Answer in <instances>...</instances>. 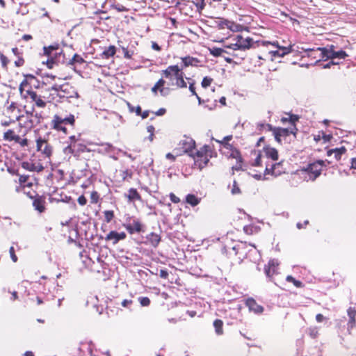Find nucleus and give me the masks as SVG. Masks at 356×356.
<instances>
[{
  "instance_id": "nucleus-1",
  "label": "nucleus",
  "mask_w": 356,
  "mask_h": 356,
  "mask_svg": "<svg viewBox=\"0 0 356 356\" xmlns=\"http://www.w3.org/2000/svg\"><path fill=\"white\" fill-rule=\"evenodd\" d=\"M183 67L178 65H170L165 70L161 71L163 77L168 80L166 82L163 79H160L152 88V92L157 94L159 91L161 96H167L170 94V86L178 88H186L187 85L184 79V74Z\"/></svg>"
},
{
  "instance_id": "nucleus-2",
  "label": "nucleus",
  "mask_w": 356,
  "mask_h": 356,
  "mask_svg": "<svg viewBox=\"0 0 356 356\" xmlns=\"http://www.w3.org/2000/svg\"><path fill=\"white\" fill-rule=\"evenodd\" d=\"M298 120L296 115H291L289 118H282V122H289L290 126L288 128L273 127L272 132L276 141L280 143L282 138H285L290 134H296V128L295 122Z\"/></svg>"
},
{
  "instance_id": "nucleus-3",
  "label": "nucleus",
  "mask_w": 356,
  "mask_h": 356,
  "mask_svg": "<svg viewBox=\"0 0 356 356\" xmlns=\"http://www.w3.org/2000/svg\"><path fill=\"white\" fill-rule=\"evenodd\" d=\"M49 91H54L53 95H56L60 99L79 98V95L75 88L68 83L63 85L55 84L49 88Z\"/></svg>"
},
{
  "instance_id": "nucleus-4",
  "label": "nucleus",
  "mask_w": 356,
  "mask_h": 356,
  "mask_svg": "<svg viewBox=\"0 0 356 356\" xmlns=\"http://www.w3.org/2000/svg\"><path fill=\"white\" fill-rule=\"evenodd\" d=\"M316 51L320 52L321 57L323 58L345 59L348 56L345 51H335L334 45L327 46L326 47H318L316 49Z\"/></svg>"
},
{
  "instance_id": "nucleus-5",
  "label": "nucleus",
  "mask_w": 356,
  "mask_h": 356,
  "mask_svg": "<svg viewBox=\"0 0 356 356\" xmlns=\"http://www.w3.org/2000/svg\"><path fill=\"white\" fill-rule=\"evenodd\" d=\"M283 172H284V169L282 167V162L280 161L272 164L267 163L264 170V174H256L254 177L257 179H261L264 178L267 175H271L277 177Z\"/></svg>"
},
{
  "instance_id": "nucleus-6",
  "label": "nucleus",
  "mask_w": 356,
  "mask_h": 356,
  "mask_svg": "<svg viewBox=\"0 0 356 356\" xmlns=\"http://www.w3.org/2000/svg\"><path fill=\"white\" fill-rule=\"evenodd\" d=\"M74 122V117L70 115L67 117L62 118L58 115H55L51 120V126L54 129L58 131H66L65 124H73Z\"/></svg>"
},
{
  "instance_id": "nucleus-7",
  "label": "nucleus",
  "mask_w": 356,
  "mask_h": 356,
  "mask_svg": "<svg viewBox=\"0 0 356 356\" xmlns=\"http://www.w3.org/2000/svg\"><path fill=\"white\" fill-rule=\"evenodd\" d=\"M327 164H330L331 162L326 161ZM325 161L323 160H318L312 163H310L307 170L310 174V179L313 181L315 180L320 175L323 166H325Z\"/></svg>"
},
{
  "instance_id": "nucleus-8",
  "label": "nucleus",
  "mask_w": 356,
  "mask_h": 356,
  "mask_svg": "<svg viewBox=\"0 0 356 356\" xmlns=\"http://www.w3.org/2000/svg\"><path fill=\"white\" fill-rule=\"evenodd\" d=\"M26 94L28 95V97L31 99L32 102H35V105L38 108H44L47 105L46 102H51V100L49 97L38 95L35 91L32 90H26Z\"/></svg>"
},
{
  "instance_id": "nucleus-9",
  "label": "nucleus",
  "mask_w": 356,
  "mask_h": 356,
  "mask_svg": "<svg viewBox=\"0 0 356 356\" xmlns=\"http://www.w3.org/2000/svg\"><path fill=\"white\" fill-rule=\"evenodd\" d=\"M179 145L184 153H186L192 157L195 156L197 150L195 149V143L192 138H186L181 140Z\"/></svg>"
},
{
  "instance_id": "nucleus-10",
  "label": "nucleus",
  "mask_w": 356,
  "mask_h": 356,
  "mask_svg": "<svg viewBox=\"0 0 356 356\" xmlns=\"http://www.w3.org/2000/svg\"><path fill=\"white\" fill-rule=\"evenodd\" d=\"M36 147L37 150L40 152L45 156L49 157L51 155L52 148L46 140L42 138H38L36 140Z\"/></svg>"
},
{
  "instance_id": "nucleus-11",
  "label": "nucleus",
  "mask_w": 356,
  "mask_h": 356,
  "mask_svg": "<svg viewBox=\"0 0 356 356\" xmlns=\"http://www.w3.org/2000/svg\"><path fill=\"white\" fill-rule=\"evenodd\" d=\"M262 44L264 45L271 44L272 46L275 47L277 49H280V58H282L284 56L293 51V45L291 44L289 47H281L277 41L270 42L265 40L262 42Z\"/></svg>"
},
{
  "instance_id": "nucleus-12",
  "label": "nucleus",
  "mask_w": 356,
  "mask_h": 356,
  "mask_svg": "<svg viewBox=\"0 0 356 356\" xmlns=\"http://www.w3.org/2000/svg\"><path fill=\"white\" fill-rule=\"evenodd\" d=\"M35 79V76L31 74L26 76V79H24L19 85V90L21 94V96L23 98H28V95L26 94V88L28 85L31 84L33 81ZM29 89H27L28 90Z\"/></svg>"
},
{
  "instance_id": "nucleus-13",
  "label": "nucleus",
  "mask_w": 356,
  "mask_h": 356,
  "mask_svg": "<svg viewBox=\"0 0 356 356\" xmlns=\"http://www.w3.org/2000/svg\"><path fill=\"white\" fill-rule=\"evenodd\" d=\"M236 41L238 43V47H239L240 50H245L250 48L252 39L249 37L244 38L241 35H237L236 38Z\"/></svg>"
},
{
  "instance_id": "nucleus-14",
  "label": "nucleus",
  "mask_w": 356,
  "mask_h": 356,
  "mask_svg": "<svg viewBox=\"0 0 356 356\" xmlns=\"http://www.w3.org/2000/svg\"><path fill=\"white\" fill-rule=\"evenodd\" d=\"M279 263L276 259H271L269 261L268 264L265 266L264 271L268 277H271L274 274L277 273V267Z\"/></svg>"
},
{
  "instance_id": "nucleus-15",
  "label": "nucleus",
  "mask_w": 356,
  "mask_h": 356,
  "mask_svg": "<svg viewBox=\"0 0 356 356\" xmlns=\"http://www.w3.org/2000/svg\"><path fill=\"white\" fill-rule=\"evenodd\" d=\"M127 235L124 232H117L115 231L110 232L106 236V241H113V244H116L119 241L124 240Z\"/></svg>"
},
{
  "instance_id": "nucleus-16",
  "label": "nucleus",
  "mask_w": 356,
  "mask_h": 356,
  "mask_svg": "<svg viewBox=\"0 0 356 356\" xmlns=\"http://www.w3.org/2000/svg\"><path fill=\"white\" fill-rule=\"evenodd\" d=\"M193 158L195 159V164L198 165L200 169L205 167L209 162L207 157L204 156L202 153L199 151L195 152V156Z\"/></svg>"
},
{
  "instance_id": "nucleus-17",
  "label": "nucleus",
  "mask_w": 356,
  "mask_h": 356,
  "mask_svg": "<svg viewBox=\"0 0 356 356\" xmlns=\"http://www.w3.org/2000/svg\"><path fill=\"white\" fill-rule=\"evenodd\" d=\"M246 305L249 309L255 314H261L264 312V307L258 305L252 298H248L246 301Z\"/></svg>"
},
{
  "instance_id": "nucleus-18",
  "label": "nucleus",
  "mask_w": 356,
  "mask_h": 356,
  "mask_svg": "<svg viewBox=\"0 0 356 356\" xmlns=\"http://www.w3.org/2000/svg\"><path fill=\"white\" fill-rule=\"evenodd\" d=\"M264 156L267 159H270L273 161L278 160V152L275 148L271 147H266L264 148Z\"/></svg>"
},
{
  "instance_id": "nucleus-19",
  "label": "nucleus",
  "mask_w": 356,
  "mask_h": 356,
  "mask_svg": "<svg viewBox=\"0 0 356 356\" xmlns=\"http://www.w3.org/2000/svg\"><path fill=\"white\" fill-rule=\"evenodd\" d=\"M126 229L130 234L140 232L142 230V225L140 221L134 220L132 222L126 225Z\"/></svg>"
},
{
  "instance_id": "nucleus-20",
  "label": "nucleus",
  "mask_w": 356,
  "mask_h": 356,
  "mask_svg": "<svg viewBox=\"0 0 356 356\" xmlns=\"http://www.w3.org/2000/svg\"><path fill=\"white\" fill-rule=\"evenodd\" d=\"M348 316L349 317V321L348 323V330L350 331L355 326V316H356V309L352 307H350L348 311Z\"/></svg>"
},
{
  "instance_id": "nucleus-21",
  "label": "nucleus",
  "mask_w": 356,
  "mask_h": 356,
  "mask_svg": "<svg viewBox=\"0 0 356 356\" xmlns=\"http://www.w3.org/2000/svg\"><path fill=\"white\" fill-rule=\"evenodd\" d=\"M346 151V149L344 147H341L340 148L332 149L327 151V156H332L334 155V159L337 161L341 159L342 154H343Z\"/></svg>"
},
{
  "instance_id": "nucleus-22",
  "label": "nucleus",
  "mask_w": 356,
  "mask_h": 356,
  "mask_svg": "<svg viewBox=\"0 0 356 356\" xmlns=\"http://www.w3.org/2000/svg\"><path fill=\"white\" fill-rule=\"evenodd\" d=\"M181 60L184 65V67H186L188 66H197L199 63V60L196 58L186 56L181 58Z\"/></svg>"
},
{
  "instance_id": "nucleus-23",
  "label": "nucleus",
  "mask_w": 356,
  "mask_h": 356,
  "mask_svg": "<svg viewBox=\"0 0 356 356\" xmlns=\"http://www.w3.org/2000/svg\"><path fill=\"white\" fill-rule=\"evenodd\" d=\"M44 204L45 201L43 198L38 197L34 200L33 202V206L34 207L35 210H37L40 213H42L45 209Z\"/></svg>"
},
{
  "instance_id": "nucleus-24",
  "label": "nucleus",
  "mask_w": 356,
  "mask_h": 356,
  "mask_svg": "<svg viewBox=\"0 0 356 356\" xmlns=\"http://www.w3.org/2000/svg\"><path fill=\"white\" fill-rule=\"evenodd\" d=\"M125 197L128 199L129 202L140 200L141 199L140 194L135 188H130L128 191V194L125 195Z\"/></svg>"
},
{
  "instance_id": "nucleus-25",
  "label": "nucleus",
  "mask_w": 356,
  "mask_h": 356,
  "mask_svg": "<svg viewBox=\"0 0 356 356\" xmlns=\"http://www.w3.org/2000/svg\"><path fill=\"white\" fill-rule=\"evenodd\" d=\"M186 202L192 207H195L200 202V198L193 194H188L186 197Z\"/></svg>"
},
{
  "instance_id": "nucleus-26",
  "label": "nucleus",
  "mask_w": 356,
  "mask_h": 356,
  "mask_svg": "<svg viewBox=\"0 0 356 356\" xmlns=\"http://www.w3.org/2000/svg\"><path fill=\"white\" fill-rule=\"evenodd\" d=\"M3 138L6 140H9V141L13 140L15 142V140H19V136L16 135L13 130L8 129L6 132L4 133Z\"/></svg>"
},
{
  "instance_id": "nucleus-27",
  "label": "nucleus",
  "mask_w": 356,
  "mask_h": 356,
  "mask_svg": "<svg viewBox=\"0 0 356 356\" xmlns=\"http://www.w3.org/2000/svg\"><path fill=\"white\" fill-rule=\"evenodd\" d=\"M147 239L149 240L150 243L154 247L157 246L161 241V238H160L159 235H158L157 234H155V233H151L147 236Z\"/></svg>"
},
{
  "instance_id": "nucleus-28",
  "label": "nucleus",
  "mask_w": 356,
  "mask_h": 356,
  "mask_svg": "<svg viewBox=\"0 0 356 356\" xmlns=\"http://www.w3.org/2000/svg\"><path fill=\"white\" fill-rule=\"evenodd\" d=\"M115 51V47L111 45L102 52V56L104 58H108L109 57L114 56Z\"/></svg>"
},
{
  "instance_id": "nucleus-29",
  "label": "nucleus",
  "mask_w": 356,
  "mask_h": 356,
  "mask_svg": "<svg viewBox=\"0 0 356 356\" xmlns=\"http://www.w3.org/2000/svg\"><path fill=\"white\" fill-rule=\"evenodd\" d=\"M222 325H223L222 321L221 320H219V319H216L213 322V326L215 327L216 332L218 335H220V334H222L223 333Z\"/></svg>"
},
{
  "instance_id": "nucleus-30",
  "label": "nucleus",
  "mask_w": 356,
  "mask_h": 356,
  "mask_svg": "<svg viewBox=\"0 0 356 356\" xmlns=\"http://www.w3.org/2000/svg\"><path fill=\"white\" fill-rule=\"evenodd\" d=\"M17 109L16 104L13 102L11 103L6 108V113L8 116L9 118H13V115H17L14 114L15 110Z\"/></svg>"
},
{
  "instance_id": "nucleus-31",
  "label": "nucleus",
  "mask_w": 356,
  "mask_h": 356,
  "mask_svg": "<svg viewBox=\"0 0 356 356\" xmlns=\"http://www.w3.org/2000/svg\"><path fill=\"white\" fill-rule=\"evenodd\" d=\"M210 54L216 57L223 56V53H225V50L221 48L213 47L209 49Z\"/></svg>"
},
{
  "instance_id": "nucleus-32",
  "label": "nucleus",
  "mask_w": 356,
  "mask_h": 356,
  "mask_svg": "<svg viewBox=\"0 0 356 356\" xmlns=\"http://www.w3.org/2000/svg\"><path fill=\"white\" fill-rule=\"evenodd\" d=\"M84 63L83 58L79 54H75L72 59L70 60L69 64L70 65H74V64H82Z\"/></svg>"
},
{
  "instance_id": "nucleus-33",
  "label": "nucleus",
  "mask_w": 356,
  "mask_h": 356,
  "mask_svg": "<svg viewBox=\"0 0 356 356\" xmlns=\"http://www.w3.org/2000/svg\"><path fill=\"white\" fill-rule=\"evenodd\" d=\"M256 157L254 161L252 162V165L253 166H259L261 163V159L264 157L259 152H257L256 151H254L252 152Z\"/></svg>"
},
{
  "instance_id": "nucleus-34",
  "label": "nucleus",
  "mask_w": 356,
  "mask_h": 356,
  "mask_svg": "<svg viewBox=\"0 0 356 356\" xmlns=\"http://www.w3.org/2000/svg\"><path fill=\"white\" fill-rule=\"evenodd\" d=\"M19 120V115H13V118H10L9 120H2L1 122V124L2 126L3 127H8L9 126L11 123H13L15 122L16 120Z\"/></svg>"
},
{
  "instance_id": "nucleus-35",
  "label": "nucleus",
  "mask_w": 356,
  "mask_h": 356,
  "mask_svg": "<svg viewBox=\"0 0 356 356\" xmlns=\"http://www.w3.org/2000/svg\"><path fill=\"white\" fill-rule=\"evenodd\" d=\"M58 49V45H51L48 47H44V54L47 55L48 56H51V52L54 50H57Z\"/></svg>"
},
{
  "instance_id": "nucleus-36",
  "label": "nucleus",
  "mask_w": 356,
  "mask_h": 356,
  "mask_svg": "<svg viewBox=\"0 0 356 356\" xmlns=\"http://www.w3.org/2000/svg\"><path fill=\"white\" fill-rule=\"evenodd\" d=\"M235 154H236V156H234V157H238L237 163L234 166L232 167V170L238 171V170H240L242 169L241 158L239 156V153L238 152H236Z\"/></svg>"
},
{
  "instance_id": "nucleus-37",
  "label": "nucleus",
  "mask_w": 356,
  "mask_h": 356,
  "mask_svg": "<svg viewBox=\"0 0 356 356\" xmlns=\"http://www.w3.org/2000/svg\"><path fill=\"white\" fill-rule=\"evenodd\" d=\"M76 147L74 144L70 143V144L64 149V152L65 154H72L75 151Z\"/></svg>"
},
{
  "instance_id": "nucleus-38",
  "label": "nucleus",
  "mask_w": 356,
  "mask_h": 356,
  "mask_svg": "<svg viewBox=\"0 0 356 356\" xmlns=\"http://www.w3.org/2000/svg\"><path fill=\"white\" fill-rule=\"evenodd\" d=\"M213 81V79L209 76H205L203 78L202 81V86L204 88H208Z\"/></svg>"
},
{
  "instance_id": "nucleus-39",
  "label": "nucleus",
  "mask_w": 356,
  "mask_h": 356,
  "mask_svg": "<svg viewBox=\"0 0 356 356\" xmlns=\"http://www.w3.org/2000/svg\"><path fill=\"white\" fill-rule=\"evenodd\" d=\"M257 128L259 130L265 129V130H267V131H272L273 127L270 124L258 123L257 124Z\"/></svg>"
},
{
  "instance_id": "nucleus-40",
  "label": "nucleus",
  "mask_w": 356,
  "mask_h": 356,
  "mask_svg": "<svg viewBox=\"0 0 356 356\" xmlns=\"http://www.w3.org/2000/svg\"><path fill=\"white\" fill-rule=\"evenodd\" d=\"M138 301L143 307H147L150 304V300L147 297H139Z\"/></svg>"
},
{
  "instance_id": "nucleus-41",
  "label": "nucleus",
  "mask_w": 356,
  "mask_h": 356,
  "mask_svg": "<svg viewBox=\"0 0 356 356\" xmlns=\"http://www.w3.org/2000/svg\"><path fill=\"white\" fill-rule=\"evenodd\" d=\"M104 213L105 220L107 222H110L111 221V220L113 219V218L114 217L113 211H105L104 212Z\"/></svg>"
},
{
  "instance_id": "nucleus-42",
  "label": "nucleus",
  "mask_w": 356,
  "mask_h": 356,
  "mask_svg": "<svg viewBox=\"0 0 356 356\" xmlns=\"http://www.w3.org/2000/svg\"><path fill=\"white\" fill-rule=\"evenodd\" d=\"M102 151H105L108 153H111L114 151L115 148L111 145V144L106 143L104 145H102Z\"/></svg>"
},
{
  "instance_id": "nucleus-43",
  "label": "nucleus",
  "mask_w": 356,
  "mask_h": 356,
  "mask_svg": "<svg viewBox=\"0 0 356 356\" xmlns=\"http://www.w3.org/2000/svg\"><path fill=\"white\" fill-rule=\"evenodd\" d=\"M122 52L124 54V58H126L127 59L131 58L132 56L134 55L133 51H129L125 47H122Z\"/></svg>"
},
{
  "instance_id": "nucleus-44",
  "label": "nucleus",
  "mask_w": 356,
  "mask_h": 356,
  "mask_svg": "<svg viewBox=\"0 0 356 356\" xmlns=\"http://www.w3.org/2000/svg\"><path fill=\"white\" fill-rule=\"evenodd\" d=\"M128 106L129 108V111L131 112H135L137 115H140L141 108L140 106H137L136 107L132 106L130 104H128Z\"/></svg>"
},
{
  "instance_id": "nucleus-45",
  "label": "nucleus",
  "mask_w": 356,
  "mask_h": 356,
  "mask_svg": "<svg viewBox=\"0 0 356 356\" xmlns=\"http://www.w3.org/2000/svg\"><path fill=\"white\" fill-rule=\"evenodd\" d=\"M233 195H236V194H239L241 193L240 191V188H238V186H237V184H236V181H234V183H233V186H232V191H231Z\"/></svg>"
},
{
  "instance_id": "nucleus-46",
  "label": "nucleus",
  "mask_w": 356,
  "mask_h": 356,
  "mask_svg": "<svg viewBox=\"0 0 356 356\" xmlns=\"http://www.w3.org/2000/svg\"><path fill=\"white\" fill-rule=\"evenodd\" d=\"M15 143H19L22 147H25L28 145V140L26 138L22 139L19 136V140H15Z\"/></svg>"
},
{
  "instance_id": "nucleus-47",
  "label": "nucleus",
  "mask_w": 356,
  "mask_h": 356,
  "mask_svg": "<svg viewBox=\"0 0 356 356\" xmlns=\"http://www.w3.org/2000/svg\"><path fill=\"white\" fill-rule=\"evenodd\" d=\"M133 301L131 300H124L121 302V305L123 307L129 308L132 305Z\"/></svg>"
},
{
  "instance_id": "nucleus-48",
  "label": "nucleus",
  "mask_w": 356,
  "mask_h": 356,
  "mask_svg": "<svg viewBox=\"0 0 356 356\" xmlns=\"http://www.w3.org/2000/svg\"><path fill=\"white\" fill-rule=\"evenodd\" d=\"M232 24H233V23H232V22H229V21H228V20H225H225L221 21V22H220V25L222 27L226 26L227 28L230 29H232V28H231V25H232Z\"/></svg>"
},
{
  "instance_id": "nucleus-49",
  "label": "nucleus",
  "mask_w": 356,
  "mask_h": 356,
  "mask_svg": "<svg viewBox=\"0 0 356 356\" xmlns=\"http://www.w3.org/2000/svg\"><path fill=\"white\" fill-rule=\"evenodd\" d=\"M9 252H10V257H11L12 260L13 261V262H16L17 261V256L15 254V251H14V248L13 247H10V248Z\"/></svg>"
},
{
  "instance_id": "nucleus-50",
  "label": "nucleus",
  "mask_w": 356,
  "mask_h": 356,
  "mask_svg": "<svg viewBox=\"0 0 356 356\" xmlns=\"http://www.w3.org/2000/svg\"><path fill=\"white\" fill-rule=\"evenodd\" d=\"M189 90L191 92L192 95H195L197 97V98L198 99V100L200 102V97L197 95V94L195 92V86H194L193 83H191L189 85Z\"/></svg>"
},
{
  "instance_id": "nucleus-51",
  "label": "nucleus",
  "mask_w": 356,
  "mask_h": 356,
  "mask_svg": "<svg viewBox=\"0 0 356 356\" xmlns=\"http://www.w3.org/2000/svg\"><path fill=\"white\" fill-rule=\"evenodd\" d=\"M170 199L173 203H179L180 202V199L177 197L174 193H170Z\"/></svg>"
},
{
  "instance_id": "nucleus-52",
  "label": "nucleus",
  "mask_w": 356,
  "mask_h": 356,
  "mask_svg": "<svg viewBox=\"0 0 356 356\" xmlns=\"http://www.w3.org/2000/svg\"><path fill=\"white\" fill-rule=\"evenodd\" d=\"M114 8L117 10L118 12H125L127 11V8H126L124 6L120 4H117L114 6Z\"/></svg>"
},
{
  "instance_id": "nucleus-53",
  "label": "nucleus",
  "mask_w": 356,
  "mask_h": 356,
  "mask_svg": "<svg viewBox=\"0 0 356 356\" xmlns=\"http://www.w3.org/2000/svg\"><path fill=\"white\" fill-rule=\"evenodd\" d=\"M78 203L81 205V206H83L86 204L87 202V200L86 198L83 196V195H81L78 197Z\"/></svg>"
},
{
  "instance_id": "nucleus-54",
  "label": "nucleus",
  "mask_w": 356,
  "mask_h": 356,
  "mask_svg": "<svg viewBox=\"0 0 356 356\" xmlns=\"http://www.w3.org/2000/svg\"><path fill=\"white\" fill-rule=\"evenodd\" d=\"M268 54L271 55V56H272L271 60H273V57H276V56L279 57L280 49H278L277 50H270L268 52Z\"/></svg>"
},
{
  "instance_id": "nucleus-55",
  "label": "nucleus",
  "mask_w": 356,
  "mask_h": 356,
  "mask_svg": "<svg viewBox=\"0 0 356 356\" xmlns=\"http://www.w3.org/2000/svg\"><path fill=\"white\" fill-rule=\"evenodd\" d=\"M166 112V110L165 108H160L156 112H155V115L158 116L163 115Z\"/></svg>"
},
{
  "instance_id": "nucleus-56",
  "label": "nucleus",
  "mask_w": 356,
  "mask_h": 356,
  "mask_svg": "<svg viewBox=\"0 0 356 356\" xmlns=\"http://www.w3.org/2000/svg\"><path fill=\"white\" fill-rule=\"evenodd\" d=\"M160 277L162 278H167L168 273L165 270H161L159 272Z\"/></svg>"
},
{
  "instance_id": "nucleus-57",
  "label": "nucleus",
  "mask_w": 356,
  "mask_h": 356,
  "mask_svg": "<svg viewBox=\"0 0 356 356\" xmlns=\"http://www.w3.org/2000/svg\"><path fill=\"white\" fill-rule=\"evenodd\" d=\"M97 198H98L97 193V192L92 193V194H91L92 202H97Z\"/></svg>"
},
{
  "instance_id": "nucleus-58",
  "label": "nucleus",
  "mask_w": 356,
  "mask_h": 356,
  "mask_svg": "<svg viewBox=\"0 0 356 356\" xmlns=\"http://www.w3.org/2000/svg\"><path fill=\"white\" fill-rule=\"evenodd\" d=\"M228 48L232 49L233 50H237L239 49V47H238V43L236 41L235 43L231 44L230 45L227 46Z\"/></svg>"
},
{
  "instance_id": "nucleus-59",
  "label": "nucleus",
  "mask_w": 356,
  "mask_h": 356,
  "mask_svg": "<svg viewBox=\"0 0 356 356\" xmlns=\"http://www.w3.org/2000/svg\"><path fill=\"white\" fill-rule=\"evenodd\" d=\"M152 48L153 49L156 50V51H160V49H161V47L155 42H152Z\"/></svg>"
},
{
  "instance_id": "nucleus-60",
  "label": "nucleus",
  "mask_w": 356,
  "mask_h": 356,
  "mask_svg": "<svg viewBox=\"0 0 356 356\" xmlns=\"http://www.w3.org/2000/svg\"><path fill=\"white\" fill-rule=\"evenodd\" d=\"M149 111H145L143 113L140 112V116L143 119H145L149 116Z\"/></svg>"
},
{
  "instance_id": "nucleus-61",
  "label": "nucleus",
  "mask_w": 356,
  "mask_h": 356,
  "mask_svg": "<svg viewBox=\"0 0 356 356\" xmlns=\"http://www.w3.org/2000/svg\"><path fill=\"white\" fill-rule=\"evenodd\" d=\"M323 319H324V316L321 314H317L316 316V320L318 323L322 322L323 321Z\"/></svg>"
},
{
  "instance_id": "nucleus-62",
  "label": "nucleus",
  "mask_w": 356,
  "mask_h": 356,
  "mask_svg": "<svg viewBox=\"0 0 356 356\" xmlns=\"http://www.w3.org/2000/svg\"><path fill=\"white\" fill-rule=\"evenodd\" d=\"M166 159L174 161L175 160V156L171 153H168L165 156Z\"/></svg>"
},
{
  "instance_id": "nucleus-63",
  "label": "nucleus",
  "mask_w": 356,
  "mask_h": 356,
  "mask_svg": "<svg viewBox=\"0 0 356 356\" xmlns=\"http://www.w3.org/2000/svg\"><path fill=\"white\" fill-rule=\"evenodd\" d=\"M147 131L149 134H154V127L153 125H149L147 127Z\"/></svg>"
},
{
  "instance_id": "nucleus-64",
  "label": "nucleus",
  "mask_w": 356,
  "mask_h": 356,
  "mask_svg": "<svg viewBox=\"0 0 356 356\" xmlns=\"http://www.w3.org/2000/svg\"><path fill=\"white\" fill-rule=\"evenodd\" d=\"M352 168L356 169V158H353L351 161Z\"/></svg>"
}]
</instances>
